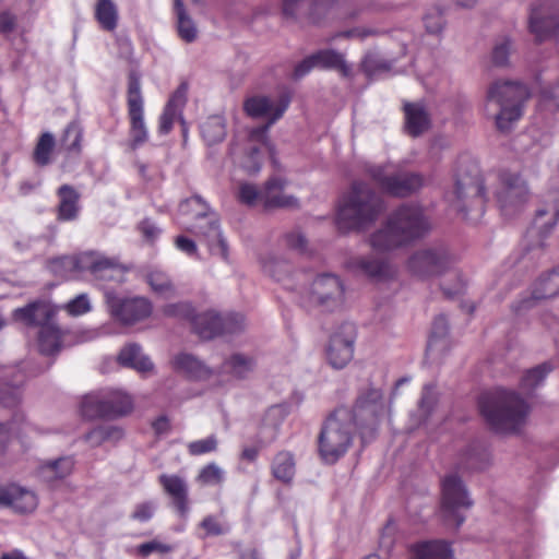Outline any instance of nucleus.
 <instances>
[{"label":"nucleus","mask_w":559,"mask_h":559,"mask_svg":"<svg viewBox=\"0 0 559 559\" xmlns=\"http://www.w3.org/2000/svg\"><path fill=\"white\" fill-rule=\"evenodd\" d=\"M173 550L170 545L164 544L158 539H152L150 542L138 545L134 548V554L142 557L147 558L153 554H168Z\"/></svg>","instance_id":"nucleus-55"},{"label":"nucleus","mask_w":559,"mask_h":559,"mask_svg":"<svg viewBox=\"0 0 559 559\" xmlns=\"http://www.w3.org/2000/svg\"><path fill=\"white\" fill-rule=\"evenodd\" d=\"M146 282L155 294L164 298H171L176 294L169 276L162 270H151L146 274Z\"/></svg>","instance_id":"nucleus-47"},{"label":"nucleus","mask_w":559,"mask_h":559,"mask_svg":"<svg viewBox=\"0 0 559 559\" xmlns=\"http://www.w3.org/2000/svg\"><path fill=\"white\" fill-rule=\"evenodd\" d=\"M383 412L384 401L380 389L368 386L358 393L349 413L350 423L358 430L362 442H368L373 438Z\"/></svg>","instance_id":"nucleus-11"},{"label":"nucleus","mask_w":559,"mask_h":559,"mask_svg":"<svg viewBox=\"0 0 559 559\" xmlns=\"http://www.w3.org/2000/svg\"><path fill=\"white\" fill-rule=\"evenodd\" d=\"M38 506L37 496L15 484L0 485V507L11 508L19 513L33 512Z\"/></svg>","instance_id":"nucleus-22"},{"label":"nucleus","mask_w":559,"mask_h":559,"mask_svg":"<svg viewBox=\"0 0 559 559\" xmlns=\"http://www.w3.org/2000/svg\"><path fill=\"white\" fill-rule=\"evenodd\" d=\"M344 285L338 276L331 273H323L298 286L295 293L296 301L305 309H320L332 312L340 309L344 302Z\"/></svg>","instance_id":"nucleus-7"},{"label":"nucleus","mask_w":559,"mask_h":559,"mask_svg":"<svg viewBox=\"0 0 559 559\" xmlns=\"http://www.w3.org/2000/svg\"><path fill=\"white\" fill-rule=\"evenodd\" d=\"M492 462L489 447L483 442H473L468 445L462 460V466L469 471H485Z\"/></svg>","instance_id":"nucleus-36"},{"label":"nucleus","mask_w":559,"mask_h":559,"mask_svg":"<svg viewBox=\"0 0 559 559\" xmlns=\"http://www.w3.org/2000/svg\"><path fill=\"white\" fill-rule=\"evenodd\" d=\"M158 481L164 491L171 498L178 515L186 519L189 514V487L186 479L175 474H162Z\"/></svg>","instance_id":"nucleus-23"},{"label":"nucleus","mask_w":559,"mask_h":559,"mask_svg":"<svg viewBox=\"0 0 559 559\" xmlns=\"http://www.w3.org/2000/svg\"><path fill=\"white\" fill-rule=\"evenodd\" d=\"M57 311L52 305L44 300L33 301L13 312V318L29 326H44L55 323L53 318Z\"/></svg>","instance_id":"nucleus-26"},{"label":"nucleus","mask_w":559,"mask_h":559,"mask_svg":"<svg viewBox=\"0 0 559 559\" xmlns=\"http://www.w3.org/2000/svg\"><path fill=\"white\" fill-rule=\"evenodd\" d=\"M289 104L290 94L287 91L282 92L275 102L262 95L248 97L243 103L246 114L252 118H267L264 126L251 130V139L265 140L270 127L282 118Z\"/></svg>","instance_id":"nucleus-15"},{"label":"nucleus","mask_w":559,"mask_h":559,"mask_svg":"<svg viewBox=\"0 0 559 559\" xmlns=\"http://www.w3.org/2000/svg\"><path fill=\"white\" fill-rule=\"evenodd\" d=\"M48 267L51 273L61 278H68L74 272H88L95 280L118 282L123 275L117 259L96 251L55 258L49 262Z\"/></svg>","instance_id":"nucleus-6"},{"label":"nucleus","mask_w":559,"mask_h":559,"mask_svg":"<svg viewBox=\"0 0 559 559\" xmlns=\"http://www.w3.org/2000/svg\"><path fill=\"white\" fill-rule=\"evenodd\" d=\"M174 12L180 38L187 43H192L197 38L198 29L188 15L182 0H174Z\"/></svg>","instance_id":"nucleus-43"},{"label":"nucleus","mask_w":559,"mask_h":559,"mask_svg":"<svg viewBox=\"0 0 559 559\" xmlns=\"http://www.w3.org/2000/svg\"><path fill=\"white\" fill-rule=\"evenodd\" d=\"M431 224L424 209L414 203H404L392 211L382 226L369 237L371 248L377 252H390L424 238Z\"/></svg>","instance_id":"nucleus-1"},{"label":"nucleus","mask_w":559,"mask_h":559,"mask_svg":"<svg viewBox=\"0 0 559 559\" xmlns=\"http://www.w3.org/2000/svg\"><path fill=\"white\" fill-rule=\"evenodd\" d=\"M254 368V360L242 354H234L226 359L221 367V372L230 374L237 379L247 378Z\"/></svg>","instance_id":"nucleus-41"},{"label":"nucleus","mask_w":559,"mask_h":559,"mask_svg":"<svg viewBox=\"0 0 559 559\" xmlns=\"http://www.w3.org/2000/svg\"><path fill=\"white\" fill-rule=\"evenodd\" d=\"M273 476L282 481L289 483L295 475V459L288 451L278 452L272 462Z\"/></svg>","instance_id":"nucleus-44"},{"label":"nucleus","mask_w":559,"mask_h":559,"mask_svg":"<svg viewBox=\"0 0 559 559\" xmlns=\"http://www.w3.org/2000/svg\"><path fill=\"white\" fill-rule=\"evenodd\" d=\"M478 407L491 429L500 433L519 432L530 414L527 402L515 391L507 389L481 394Z\"/></svg>","instance_id":"nucleus-3"},{"label":"nucleus","mask_w":559,"mask_h":559,"mask_svg":"<svg viewBox=\"0 0 559 559\" xmlns=\"http://www.w3.org/2000/svg\"><path fill=\"white\" fill-rule=\"evenodd\" d=\"M447 200L466 219L476 222L484 215L487 194L479 166L469 156L457 159L454 189L447 193Z\"/></svg>","instance_id":"nucleus-2"},{"label":"nucleus","mask_w":559,"mask_h":559,"mask_svg":"<svg viewBox=\"0 0 559 559\" xmlns=\"http://www.w3.org/2000/svg\"><path fill=\"white\" fill-rule=\"evenodd\" d=\"M261 265L265 274L294 294L298 290V286L309 277L308 271L294 270L289 261L274 253H269L262 258Z\"/></svg>","instance_id":"nucleus-20"},{"label":"nucleus","mask_w":559,"mask_h":559,"mask_svg":"<svg viewBox=\"0 0 559 559\" xmlns=\"http://www.w3.org/2000/svg\"><path fill=\"white\" fill-rule=\"evenodd\" d=\"M67 311L71 316H82L91 310V301L86 294H80L66 305Z\"/></svg>","instance_id":"nucleus-58"},{"label":"nucleus","mask_w":559,"mask_h":559,"mask_svg":"<svg viewBox=\"0 0 559 559\" xmlns=\"http://www.w3.org/2000/svg\"><path fill=\"white\" fill-rule=\"evenodd\" d=\"M437 399L435 395V385L426 384L423 389L421 397L418 404L419 424L425 423L431 414Z\"/></svg>","instance_id":"nucleus-53"},{"label":"nucleus","mask_w":559,"mask_h":559,"mask_svg":"<svg viewBox=\"0 0 559 559\" xmlns=\"http://www.w3.org/2000/svg\"><path fill=\"white\" fill-rule=\"evenodd\" d=\"M318 67L330 70H337L340 73L348 78L352 74V68L346 62L344 55L333 49H322L313 53Z\"/></svg>","instance_id":"nucleus-39"},{"label":"nucleus","mask_w":559,"mask_h":559,"mask_svg":"<svg viewBox=\"0 0 559 559\" xmlns=\"http://www.w3.org/2000/svg\"><path fill=\"white\" fill-rule=\"evenodd\" d=\"M403 109L408 135L417 138L430 128V116L423 103L405 102Z\"/></svg>","instance_id":"nucleus-32"},{"label":"nucleus","mask_w":559,"mask_h":559,"mask_svg":"<svg viewBox=\"0 0 559 559\" xmlns=\"http://www.w3.org/2000/svg\"><path fill=\"white\" fill-rule=\"evenodd\" d=\"M530 92L526 85L514 81L497 80L487 90V105L495 103L500 111L496 115V126L500 131H509L523 115L524 103Z\"/></svg>","instance_id":"nucleus-9"},{"label":"nucleus","mask_w":559,"mask_h":559,"mask_svg":"<svg viewBox=\"0 0 559 559\" xmlns=\"http://www.w3.org/2000/svg\"><path fill=\"white\" fill-rule=\"evenodd\" d=\"M61 346V332L56 323L45 324L38 332V347L44 355H53Z\"/></svg>","instance_id":"nucleus-42"},{"label":"nucleus","mask_w":559,"mask_h":559,"mask_svg":"<svg viewBox=\"0 0 559 559\" xmlns=\"http://www.w3.org/2000/svg\"><path fill=\"white\" fill-rule=\"evenodd\" d=\"M453 265L454 258L443 243L418 249L407 260L408 272L421 280L441 276Z\"/></svg>","instance_id":"nucleus-13"},{"label":"nucleus","mask_w":559,"mask_h":559,"mask_svg":"<svg viewBox=\"0 0 559 559\" xmlns=\"http://www.w3.org/2000/svg\"><path fill=\"white\" fill-rule=\"evenodd\" d=\"M349 266L373 280H384L392 274L390 264L380 259L369 257H356L350 259Z\"/></svg>","instance_id":"nucleus-34"},{"label":"nucleus","mask_w":559,"mask_h":559,"mask_svg":"<svg viewBox=\"0 0 559 559\" xmlns=\"http://www.w3.org/2000/svg\"><path fill=\"white\" fill-rule=\"evenodd\" d=\"M355 333L352 324L342 325L333 333L326 347V358L334 369H343L354 356Z\"/></svg>","instance_id":"nucleus-21"},{"label":"nucleus","mask_w":559,"mask_h":559,"mask_svg":"<svg viewBox=\"0 0 559 559\" xmlns=\"http://www.w3.org/2000/svg\"><path fill=\"white\" fill-rule=\"evenodd\" d=\"M552 366L549 362H543L525 372L521 379V389L531 392L538 388L551 372Z\"/></svg>","instance_id":"nucleus-49"},{"label":"nucleus","mask_w":559,"mask_h":559,"mask_svg":"<svg viewBox=\"0 0 559 559\" xmlns=\"http://www.w3.org/2000/svg\"><path fill=\"white\" fill-rule=\"evenodd\" d=\"M95 17L103 29L114 31L118 23V10L112 0H98L95 7Z\"/></svg>","instance_id":"nucleus-46"},{"label":"nucleus","mask_w":559,"mask_h":559,"mask_svg":"<svg viewBox=\"0 0 559 559\" xmlns=\"http://www.w3.org/2000/svg\"><path fill=\"white\" fill-rule=\"evenodd\" d=\"M128 115L130 119V148L141 147L148 140V129L144 121V99L141 91L140 75L132 71L128 76L127 93Z\"/></svg>","instance_id":"nucleus-16"},{"label":"nucleus","mask_w":559,"mask_h":559,"mask_svg":"<svg viewBox=\"0 0 559 559\" xmlns=\"http://www.w3.org/2000/svg\"><path fill=\"white\" fill-rule=\"evenodd\" d=\"M24 417L22 414H15L13 419L7 425L0 424V451L3 450L4 445L13 438H20L22 431L26 429L20 427L23 423Z\"/></svg>","instance_id":"nucleus-52"},{"label":"nucleus","mask_w":559,"mask_h":559,"mask_svg":"<svg viewBox=\"0 0 559 559\" xmlns=\"http://www.w3.org/2000/svg\"><path fill=\"white\" fill-rule=\"evenodd\" d=\"M81 139H82V133H81L79 126L75 123H70L64 131V138H63V141L66 142L68 150H70V151L79 150Z\"/></svg>","instance_id":"nucleus-63"},{"label":"nucleus","mask_w":559,"mask_h":559,"mask_svg":"<svg viewBox=\"0 0 559 559\" xmlns=\"http://www.w3.org/2000/svg\"><path fill=\"white\" fill-rule=\"evenodd\" d=\"M414 559H453L450 544L444 540H430L412 547Z\"/></svg>","instance_id":"nucleus-38"},{"label":"nucleus","mask_w":559,"mask_h":559,"mask_svg":"<svg viewBox=\"0 0 559 559\" xmlns=\"http://www.w3.org/2000/svg\"><path fill=\"white\" fill-rule=\"evenodd\" d=\"M269 148L267 138L265 140H252L249 134L248 143L245 147L246 154L239 162L240 166L249 174L253 175L260 171L265 151Z\"/></svg>","instance_id":"nucleus-35"},{"label":"nucleus","mask_w":559,"mask_h":559,"mask_svg":"<svg viewBox=\"0 0 559 559\" xmlns=\"http://www.w3.org/2000/svg\"><path fill=\"white\" fill-rule=\"evenodd\" d=\"M121 366L132 368L140 373L152 371L154 364L148 356L143 354L140 345L132 343L124 346L118 356Z\"/></svg>","instance_id":"nucleus-33"},{"label":"nucleus","mask_w":559,"mask_h":559,"mask_svg":"<svg viewBox=\"0 0 559 559\" xmlns=\"http://www.w3.org/2000/svg\"><path fill=\"white\" fill-rule=\"evenodd\" d=\"M367 174L385 193L406 198L418 192L425 185V178L419 173L395 171L392 165H370Z\"/></svg>","instance_id":"nucleus-12"},{"label":"nucleus","mask_w":559,"mask_h":559,"mask_svg":"<svg viewBox=\"0 0 559 559\" xmlns=\"http://www.w3.org/2000/svg\"><path fill=\"white\" fill-rule=\"evenodd\" d=\"M201 133L207 145L222 142L226 136V127L219 116L210 117L202 126Z\"/></svg>","instance_id":"nucleus-48"},{"label":"nucleus","mask_w":559,"mask_h":559,"mask_svg":"<svg viewBox=\"0 0 559 559\" xmlns=\"http://www.w3.org/2000/svg\"><path fill=\"white\" fill-rule=\"evenodd\" d=\"M559 294V265L551 272L542 275L535 283L532 298L534 300L552 298Z\"/></svg>","instance_id":"nucleus-40"},{"label":"nucleus","mask_w":559,"mask_h":559,"mask_svg":"<svg viewBox=\"0 0 559 559\" xmlns=\"http://www.w3.org/2000/svg\"><path fill=\"white\" fill-rule=\"evenodd\" d=\"M17 17L11 11L0 12V34L8 36L12 34L16 27Z\"/></svg>","instance_id":"nucleus-64"},{"label":"nucleus","mask_w":559,"mask_h":559,"mask_svg":"<svg viewBox=\"0 0 559 559\" xmlns=\"http://www.w3.org/2000/svg\"><path fill=\"white\" fill-rule=\"evenodd\" d=\"M286 180L281 177H273L266 181L264 188L260 190V200L265 207H294L297 205V199L284 193Z\"/></svg>","instance_id":"nucleus-28"},{"label":"nucleus","mask_w":559,"mask_h":559,"mask_svg":"<svg viewBox=\"0 0 559 559\" xmlns=\"http://www.w3.org/2000/svg\"><path fill=\"white\" fill-rule=\"evenodd\" d=\"M448 332L449 323L447 317L443 314L436 317L426 349V356L428 359L433 361L438 360L448 350Z\"/></svg>","instance_id":"nucleus-29"},{"label":"nucleus","mask_w":559,"mask_h":559,"mask_svg":"<svg viewBox=\"0 0 559 559\" xmlns=\"http://www.w3.org/2000/svg\"><path fill=\"white\" fill-rule=\"evenodd\" d=\"M224 479L223 469L215 463L205 465L198 475V480L203 485H218Z\"/></svg>","instance_id":"nucleus-54"},{"label":"nucleus","mask_w":559,"mask_h":559,"mask_svg":"<svg viewBox=\"0 0 559 559\" xmlns=\"http://www.w3.org/2000/svg\"><path fill=\"white\" fill-rule=\"evenodd\" d=\"M217 448V439L214 435L204 439L192 441L188 444V451L191 455H203L214 452Z\"/></svg>","instance_id":"nucleus-57"},{"label":"nucleus","mask_w":559,"mask_h":559,"mask_svg":"<svg viewBox=\"0 0 559 559\" xmlns=\"http://www.w3.org/2000/svg\"><path fill=\"white\" fill-rule=\"evenodd\" d=\"M473 504L474 501L460 476L450 474L442 479L440 518L447 527L459 530L466 520L465 511Z\"/></svg>","instance_id":"nucleus-10"},{"label":"nucleus","mask_w":559,"mask_h":559,"mask_svg":"<svg viewBox=\"0 0 559 559\" xmlns=\"http://www.w3.org/2000/svg\"><path fill=\"white\" fill-rule=\"evenodd\" d=\"M55 146V138L51 133L45 132L38 140L34 151V159L37 165L45 166L50 162V154Z\"/></svg>","instance_id":"nucleus-51"},{"label":"nucleus","mask_w":559,"mask_h":559,"mask_svg":"<svg viewBox=\"0 0 559 559\" xmlns=\"http://www.w3.org/2000/svg\"><path fill=\"white\" fill-rule=\"evenodd\" d=\"M123 437V431L120 427L114 425H99L85 435V441L92 447H98L102 443L117 442Z\"/></svg>","instance_id":"nucleus-45"},{"label":"nucleus","mask_w":559,"mask_h":559,"mask_svg":"<svg viewBox=\"0 0 559 559\" xmlns=\"http://www.w3.org/2000/svg\"><path fill=\"white\" fill-rule=\"evenodd\" d=\"M59 205H58V218L60 221H74L80 212V194L70 185H62L58 189Z\"/></svg>","instance_id":"nucleus-37"},{"label":"nucleus","mask_w":559,"mask_h":559,"mask_svg":"<svg viewBox=\"0 0 559 559\" xmlns=\"http://www.w3.org/2000/svg\"><path fill=\"white\" fill-rule=\"evenodd\" d=\"M559 221V189L549 192L544 204L536 210L534 228L538 229L543 237H546Z\"/></svg>","instance_id":"nucleus-27"},{"label":"nucleus","mask_w":559,"mask_h":559,"mask_svg":"<svg viewBox=\"0 0 559 559\" xmlns=\"http://www.w3.org/2000/svg\"><path fill=\"white\" fill-rule=\"evenodd\" d=\"M173 367L191 380H206L214 373L211 367L189 353L177 354L173 359Z\"/></svg>","instance_id":"nucleus-31"},{"label":"nucleus","mask_w":559,"mask_h":559,"mask_svg":"<svg viewBox=\"0 0 559 559\" xmlns=\"http://www.w3.org/2000/svg\"><path fill=\"white\" fill-rule=\"evenodd\" d=\"M191 323L193 331L203 340L237 334L246 326L245 317L240 313L221 316L212 310L195 314Z\"/></svg>","instance_id":"nucleus-17"},{"label":"nucleus","mask_w":559,"mask_h":559,"mask_svg":"<svg viewBox=\"0 0 559 559\" xmlns=\"http://www.w3.org/2000/svg\"><path fill=\"white\" fill-rule=\"evenodd\" d=\"M25 376L17 367L0 366V403L5 407H14L21 401L20 386Z\"/></svg>","instance_id":"nucleus-24"},{"label":"nucleus","mask_w":559,"mask_h":559,"mask_svg":"<svg viewBox=\"0 0 559 559\" xmlns=\"http://www.w3.org/2000/svg\"><path fill=\"white\" fill-rule=\"evenodd\" d=\"M383 210L381 197L366 182L355 181L340 202L336 224L342 230H362L372 225Z\"/></svg>","instance_id":"nucleus-4"},{"label":"nucleus","mask_w":559,"mask_h":559,"mask_svg":"<svg viewBox=\"0 0 559 559\" xmlns=\"http://www.w3.org/2000/svg\"><path fill=\"white\" fill-rule=\"evenodd\" d=\"M105 299L110 314L123 324H133L152 313V304L144 297L124 298L106 290Z\"/></svg>","instance_id":"nucleus-19"},{"label":"nucleus","mask_w":559,"mask_h":559,"mask_svg":"<svg viewBox=\"0 0 559 559\" xmlns=\"http://www.w3.org/2000/svg\"><path fill=\"white\" fill-rule=\"evenodd\" d=\"M132 409L130 396L120 390L105 389L90 393L81 403V413L87 418H116Z\"/></svg>","instance_id":"nucleus-14"},{"label":"nucleus","mask_w":559,"mask_h":559,"mask_svg":"<svg viewBox=\"0 0 559 559\" xmlns=\"http://www.w3.org/2000/svg\"><path fill=\"white\" fill-rule=\"evenodd\" d=\"M337 3V0H285L283 14L287 17L307 16L318 22L322 14Z\"/></svg>","instance_id":"nucleus-25"},{"label":"nucleus","mask_w":559,"mask_h":559,"mask_svg":"<svg viewBox=\"0 0 559 559\" xmlns=\"http://www.w3.org/2000/svg\"><path fill=\"white\" fill-rule=\"evenodd\" d=\"M513 49V43L510 37L503 36L497 39L491 51V62L496 67H506L509 63V57Z\"/></svg>","instance_id":"nucleus-50"},{"label":"nucleus","mask_w":559,"mask_h":559,"mask_svg":"<svg viewBox=\"0 0 559 559\" xmlns=\"http://www.w3.org/2000/svg\"><path fill=\"white\" fill-rule=\"evenodd\" d=\"M283 239L289 249L296 250L300 253L306 252L308 240L299 229H294L289 233H286Z\"/></svg>","instance_id":"nucleus-59"},{"label":"nucleus","mask_w":559,"mask_h":559,"mask_svg":"<svg viewBox=\"0 0 559 559\" xmlns=\"http://www.w3.org/2000/svg\"><path fill=\"white\" fill-rule=\"evenodd\" d=\"M156 508L157 504L154 501H145L138 503L134 507L133 512L131 513V519L141 523H145L153 518Z\"/></svg>","instance_id":"nucleus-60"},{"label":"nucleus","mask_w":559,"mask_h":559,"mask_svg":"<svg viewBox=\"0 0 559 559\" xmlns=\"http://www.w3.org/2000/svg\"><path fill=\"white\" fill-rule=\"evenodd\" d=\"M493 194L502 214L508 216L526 202L528 188L520 174L503 170L498 176Z\"/></svg>","instance_id":"nucleus-18"},{"label":"nucleus","mask_w":559,"mask_h":559,"mask_svg":"<svg viewBox=\"0 0 559 559\" xmlns=\"http://www.w3.org/2000/svg\"><path fill=\"white\" fill-rule=\"evenodd\" d=\"M188 88V83L182 82L169 97L159 117L158 132L160 134H167L171 130L176 117L180 115L186 105Z\"/></svg>","instance_id":"nucleus-30"},{"label":"nucleus","mask_w":559,"mask_h":559,"mask_svg":"<svg viewBox=\"0 0 559 559\" xmlns=\"http://www.w3.org/2000/svg\"><path fill=\"white\" fill-rule=\"evenodd\" d=\"M179 213L189 219L183 224L195 236L206 240L212 254L228 259V246L222 235L218 217L210 205L198 194L180 202Z\"/></svg>","instance_id":"nucleus-5"},{"label":"nucleus","mask_w":559,"mask_h":559,"mask_svg":"<svg viewBox=\"0 0 559 559\" xmlns=\"http://www.w3.org/2000/svg\"><path fill=\"white\" fill-rule=\"evenodd\" d=\"M163 311L168 317H176L190 321H192L195 316L194 308L187 301L166 305Z\"/></svg>","instance_id":"nucleus-56"},{"label":"nucleus","mask_w":559,"mask_h":559,"mask_svg":"<svg viewBox=\"0 0 559 559\" xmlns=\"http://www.w3.org/2000/svg\"><path fill=\"white\" fill-rule=\"evenodd\" d=\"M425 27L430 34H439L444 26L442 12L436 10L435 12L427 13L424 17Z\"/></svg>","instance_id":"nucleus-62"},{"label":"nucleus","mask_w":559,"mask_h":559,"mask_svg":"<svg viewBox=\"0 0 559 559\" xmlns=\"http://www.w3.org/2000/svg\"><path fill=\"white\" fill-rule=\"evenodd\" d=\"M355 429L347 407H338L328 417L318 438L319 454L324 463L334 464L345 455Z\"/></svg>","instance_id":"nucleus-8"},{"label":"nucleus","mask_w":559,"mask_h":559,"mask_svg":"<svg viewBox=\"0 0 559 559\" xmlns=\"http://www.w3.org/2000/svg\"><path fill=\"white\" fill-rule=\"evenodd\" d=\"M200 527L205 531L204 537L218 536L227 532V528L214 515L205 516L200 523Z\"/></svg>","instance_id":"nucleus-61"}]
</instances>
